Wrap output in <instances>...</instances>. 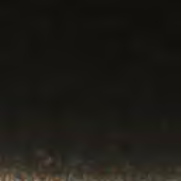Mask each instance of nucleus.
Here are the masks:
<instances>
[{
    "label": "nucleus",
    "mask_w": 181,
    "mask_h": 181,
    "mask_svg": "<svg viewBox=\"0 0 181 181\" xmlns=\"http://www.w3.org/2000/svg\"><path fill=\"white\" fill-rule=\"evenodd\" d=\"M168 114H181V112H168Z\"/></svg>",
    "instance_id": "obj_4"
},
{
    "label": "nucleus",
    "mask_w": 181,
    "mask_h": 181,
    "mask_svg": "<svg viewBox=\"0 0 181 181\" xmlns=\"http://www.w3.org/2000/svg\"><path fill=\"white\" fill-rule=\"evenodd\" d=\"M36 177L42 178L44 175L49 177H59L65 181H95V174L90 173H71L64 170H35Z\"/></svg>",
    "instance_id": "obj_1"
},
{
    "label": "nucleus",
    "mask_w": 181,
    "mask_h": 181,
    "mask_svg": "<svg viewBox=\"0 0 181 181\" xmlns=\"http://www.w3.org/2000/svg\"><path fill=\"white\" fill-rule=\"evenodd\" d=\"M16 178L18 180H23V175L21 171H16L14 173Z\"/></svg>",
    "instance_id": "obj_3"
},
{
    "label": "nucleus",
    "mask_w": 181,
    "mask_h": 181,
    "mask_svg": "<svg viewBox=\"0 0 181 181\" xmlns=\"http://www.w3.org/2000/svg\"><path fill=\"white\" fill-rule=\"evenodd\" d=\"M22 171L25 173V180H27V181H34L35 180L34 171H30L28 170V168H23Z\"/></svg>",
    "instance_id": "obj_2"
}]
</instances>
